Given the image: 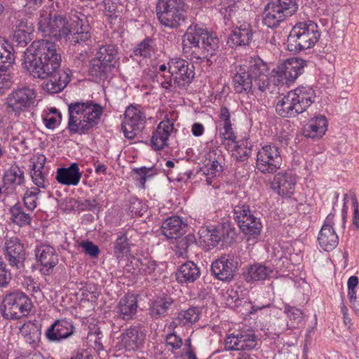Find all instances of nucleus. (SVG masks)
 Instances as JSON below:
<instances>
[{"label":"nucleus","mask_w":359,"mask_h":359,"mask_svg":"<svg viewBox=\"0 0 359 359\" xmlns=\"http://www.w3.org/2000/svg\"><path fill=\"white\" fill-rule=\"evenodd\" d=\"M22 65L34 78L48 79L43 84V89L47 93H60L70 81L71 70L60 69L61 56L55 43L49 40L33 41L25 52Z\"/></svg>","instance_id":"nucleus-1"},{"label":"nucleus","mask_w":359,"mask_h":359,"mask_svg":"<svg viewBox=\"0 0 359 359\" xmlns=\"http://www.w3.org/2000/svg\"><path fill=\"white\" fill-rule=\"evenodd\" d=\"M269 68L259 58L245 61L236 69L233 79L237 93H248L254 88L264 91L269 86Z\"/></svg>","instance_id":"nucleus-2"},{"label":"nucleus","mask_w":359,"mask_h":359,"mask_svg":"<svg viewBox=\"0 0 359 359\" xmlns=\"http://www.w3.org/2000/svg\"><path fill=\"white\" fill-rule=\"evenodd\" d=\"M104 109L91 101L75 102L69 104L67 128L72 134H86L97 126Z\"/></svg>","instance_id":"nucleus-3"},{"label":"nucleus","mask_w":359,"mask_h":359,"mask_svg":"<svg viewBox=\"0 0 359 359\" xmlns=\"http://www.w3.org/2000/svg\"><path fill=\"white\" fill-rule=\"evenodd\" d=\"M219 12L224 19L230 20L234 26L229 36L228 44L232 48L249 45L252 39L253 32L250 24L246 20L248 17V11L240 3L231 1L222 5Z\"/></svg>","instance_id":"nucleus-4"},{"label":"nucleus","mask_w":359,"mask_h":359,"mask_svg":"<svg viewBox=\"0 0 359 359\" xmlns=\"http://www.w3.org/2000/svg\"><path fill=\"white\" fill-rule=\"evenodd\" d=\"M219 39L198 25H190L183 37V51L192 59L205 60L218 48Z\"/></svg>","instance_id":"nucleus-5"},{"label":"nucleus","mask_w":359,"mask_h":359,"mask_svg":"<svg viewBox=\"0 0 359 359\" xmlns=\"http://www.w3.org/2000/svg\"><path fill=\"white\" fill-rule=\"evenodd\" d=\"M316 93L309 86H299L290 90L276 106V112L282 117H295L305 111L314 102Z\"/></svg>","instance_id":"nucleus-6"},{"label":"nucleus","mask_w":359,"mask_h":359,"mask_svg":"<svg viewBox=\"0 0 359 359\" xmlns=\"http://www.w3.org/2000/svg\"><path fill=\"white\" fill-rule=\"evenodd\" d=\"M318 25L311 21L297 23L291 30L287 43L290 50L299 51L313 47L319 40Z\"/></svg>","instance_id":"nucleus-7"},{"label":"nucleus","mask_w":359,"mask_h":359,"mask_svg":"<svg viewBox=\"0 0 359 359\" xmlns=\"http://www.w3.org/2000/svg\"><path fill=\"white\" fill-rule=\"evenodd\" d=\"M30 298L20 290L7 292L2 296L0 312L7 320L20 319L27 316L32 309Z\"/></svg>","instance_id":"nucleus-8"},{"label":"nucleus","mask_w":359,"mask_h":359,"mask_svg":"<svg viewBox=\"0 0 359 359\" xmlns=\"http://www.w3.org/2000/svg\"><path fill=\"white\" fill-rule=\"evenodd\" d=\"M72 12L71 11L67 16L65 15H52L46 11H41L38 22L39 31L44 36L57 39L67 38L72 32L73 26H74L69 18Z\"/></svg>","instance_id":"nucleus-9"},{"label":"nucleus","mask_w":359,"mask_h":359,"mask_svg":"<svg viewBox=\"0 0 359 359\" xmlns=\"http://www.w3.org/2000/svg\"><path fill=\"white\" fill-rule=\"evenodd\" d=\"M183 0H158L156 11L161 23L165 27H177L185 20Z\"/></svg>","instance_id":"nucleus-10"},{"label":"nucleus","mask_w":359,"mask_h":359,"mask_svg":"<svg viewBox=\"0 0 359 359\" xmlns=\"http://www.w3.org/2000/svg\"><path fill=\"white\" fill-rule=\"evenodd\" d=\"M282 158L275 145H265L257 154L256 168L264 174H273L280 168Z\"/></svg>","instance_id":"nucleus-11"},{"label":"nucleus","mask_w":359,"mask_h":359,"mask_svg":"<svg viewBox=\"0 0 359 359\" xmlns=\"http://www.w3.org/2000/svg\"><path fill=\"white\" fill-rule=\"evenodd\" d=\"M125 117L122 123V130L126 138L133 140L144 128L145 114L140 107L130 105L125 111Z\"/></svg>","instance_id":"nucleus-12"},{"label":"nucleus","mask_w":359,"mask_h":359,"mask_svg":"<svg viewBox=\"0 0 359 359\" xmlns=\"http://www.w3.org/2000/svg\"><path fill=\"white\" fill-rule=\"evenodd\" d=\"M3 252L9 266L15 269L21 270L25 266L26 252L24 245L17 236L5 238Z\"/></svg>","instance_id":"nucleus-13"},{"label":"nucleus","mask_w":359,"mask_h":359,"mask_svg":"<svg viewBox=\"0 0 359 359\" xmlns=\"http://www.w3.org/2000/svg\"><path fill=\"white\" fill-rule=\"evenodd\" d=\"M168 65L172 73L175 87L184 88L192 82L195 75L194 67L188 61L174 57L169 60Z\"/></svg>","instance_id":"nucleus-14"},{"label":"nucleus","mask_w":359,"mask_h":359,"mask_svg":"<svg viewBox=\"0 0 359 359\" xmlns=\"http://www.w3.org/2000/svg\"><path fill=\"white\" fill-rule=\"evenodd\" d=\"M36 92L29 88H22L12 91L6 97V105L9 111L19 114L34 103Z\"/></svg>","instance_id":"nucleus-15"},{"label":"nucleus","mask_w":359,"mask_h":359,"mask_svg":"<svg viewBox=\"0 0 359 359\" xmlns=\"http://www.w3.org/2000/svg\"><path fill=\"white\" fill-rule=\"evenodd\" d=\"M234 215L241 229L247 235L257 236L259 235L262 224L259 218L255 217L250 212L248 205L236 206Z\"/></svg>","instance_id":"nucleus-16"},{"label":"nucleus","mask_w":359,"mask_h":359,"mask_svg":"<svg viewBox=\"0 0 359 359\" xmlns=\"http://www.w3.org/2000/svg\"><path fill=\"white\" fill-rule=\"evenodd\" d=\"M257 345V337L250 330L236 331L225 339V346L231 351H251Z\"/></svg>","instance_id":"nucleus-17"},{"label":"nucleus","mask_w":359,"mask_h":359,"mask_svg":"<svg viewBox=\"0 0 359 359\" xmlns=\"http://www.w3.org/2000/svg\"><path fill=\"white\" fill-rule=\"evenodd\" d=\"M224 166V157L218 148H212L205 154L203 172L206 175L208 184H211V178L220 175Z\"/></svg>","instance_id":"nucleus-18"},{"label":"nucleus","mask_w":359,"mask_h":359,"mask_svg":"<svg viewBox=\"0 0 359 359\" xmlns=\"http://www.w3.org/2000/svg\"><path fill=\"white\" fill-rule=\"evenodd\" d=\"M238 262L233 256L227 255L221 256L212 262L211 271L218 280L229 282L237 270Z\"/></svg>","instance_id":"nucleus-19"},{"label":"nucleus","mask_w":359,"mask_h":359,"mask_svg":"<svg viewBox=\"0 0 359 359\" xmlns=\"http://www.w3.org/2000/svg\"><path fill=\"white\" fill-rule=\"evenodd\" d=\"M76 328L72 320L62 318L55 321L46 330V337L50 341L59 342L74 334Z\"/></svg>","instance_id":"nucleus-20"},{"label":"nucleus","mask_w":359,"mask_h":359,"mask_svg":"<svg viewBox=\"0 0 359 359\" xmlns=\"http://www.w3.org/2000/svg\"><path fill=\"white\" fill-rule=\"evenodd\" d=\"M297 177L291 172L277 173L271 182V189L279 196L291 197L294 193Z\"/></svg>","instance_id":"nucleus-21"},{"label":"nucleus","mask_w":359,"mask_h":359,"mask_svg":"<svg viewBox=\"0 0 359 359\" xmlns=\"http://www.w3.org/2000/svg\"><path fill=\"white\" fill-rule=\"evenodd\" d=\"M334 215L329 214L319 232L318 241L320 246L325 251L334 250L339 243V238L333 228Z\"/></svg>","instance_id":"nucleus-22"},{"label":"nucleus","mask_w":359,"mask_h":359,"mask_svg":"<svg viewBox=\"0 0 359 359\" xmlns=\"http://www.w3.org/2000/svg\"><path fill=\"white\" fill-rule=\"evenodd\" d=\"M118 339L121 347L127 351H135L143 345L145 333L140 327L133 326L123 331Z\"/></svg>","instance_id":"nucleus-23"},{"label":"nucleus","mask_w":359,"mask_h":359,"mask_svg":"<svg viewBox=\"0 0 359 359\" xmlns=\"http://www.w3.org/2000/svg\"><path fill=\"white\" fill-rule=\"evenodd\" d=\"M36 257L41 265V271L45 275L50 274L59 262L55 249L48 245L38 247L36 250Z\"/></svg>","instance_id":"nucleus-24"},{"label":"nucleus","mask_w":359,"mask_h":359,"mask_svg":"<svg viewBox=\"0 0 359 359\" xmlns=\"http://www.w3.org/2000/svg\"><path fill=\"white\" fill-rule=\"evenodd\" d=\"M174 128L169 119L160 122L151 138V146L156 151L164 149L168 145V141Z\"/></svg>","instance_id":"nucleus-25"},{"label":"nucleus","mask_w":359,"mask_h":359,"mask_svg":"<svg viewBox=\"0 0 359 359\" xmlns=\"http://www.w3.org/2000/svg\"><path fill=\"white\" fill-rule=\"evenodd\" d=\"M137 307V297L133 294H126L120 299L114 311L118 318L129 320L135 316Z\"/></svg>","instance_id":"nucleus-26"},{"label":"nucleus","mask_w":359,"mask_h":359,"mask_svg":"<svg viewBox=\"0 0 359 359\" xmlns=\"http://www.w3.org/2000/svg\"><path fill=\"white\" fill-rule=\"evenodd\" d=\"M306 66V62L300 58L292 57L286 60L278 67L280 76L287 81H294L302 73Z\"/></svg>","instance_id":"nucleus-27"},{"label":"nucleus","mask_w":359,"mask_h":359,"mask_svg":"<svg viewBox=\"0 0 359 359\" xmlns=\"http://www.w3.org/2000/svg\"><path fill=\"white\" fill-rule=\"evenodd\" d=\"M327 120L324 115H317L308 121L304 127L303 134L306 137L319 140L327 130Z\"/></svg>","instance_id":"nucleus-28"},{"label":"nucleus","mask_w":359,"mask_h":359,"mask_svg":"<svg viewBox=\"0 0 359 359\" xmlns=\"http://www.w3.org/2000/svg\"><path fill=\"white\" fill-rule=\"evenodd\" d=\"M69 18L74 25L72 32H75V42L80 43L88 40L90 38V34L87 17L81 12H72Z\"/></svg>","instance_id":"nucleus-29"},{"label":"nucleus","mask_w":359,"mask_h":359,"mask_svg":"<svg viewBox=\"0 0 359 359\" xmlns=\"http://www.w3.org/2000/svg\"><path fill=\"white\" fill-rule=\"evenodd\" d=\"M276 276V271L273 266L262 264H255L248 267L245 278L248 282L263 281Z\"/></svg>","instance_id":"nucleus-30"},{"label":"nucleus","mask_w":359,"mask_h":359,"mask_svg":"<svg viewBox=\"0 0 359 359\" xmlns=\"http://www.w3.org/2000/svg\"><path fill=\"white\" fill-rule=\"evenodd\" d=\"M187 225L180 217L166 219L162 224V233L168 239L180 238L186 231Z\"/></svg>","instance_id":"nucleus-31"},{"label":"nucleus","mask_w":359,"mask_h":359,"mask_svg":"<svg viewBox=\"0 0 359 359\" xmlns=\"http://www.w3.org/2000/svg\"><path fill=\"white\" fill-rule=\"evenodd\" d=\"M81 178L79 165L73 163L68 168H58L56 174L57 181L64 185L76 186Z\"/></svg>","instance_id":"nucleus-32"},{"label":"nucleus","mask_w":359,"mask_h":359,"mask_svg":"<svg viewBox=\"0 0 359 359\" xmlns=\"http://www.w3.org/2000/svg\"><path fill=\"white\" fill-rule=\"evenodd\" d=\"M130 265L133 270V273L142 276L152 274L157 267L156 262L149 257H133L130 259Z\"/></svg>","instance_id":"nucleus-33"},{"label":"nucleus","mask_w":359,"mask_h":359,"mask_svg":"<svg viewBox=\"0 0 359 359\" xmlns=\"http://www.w3.org/2000/svg\"><path fill=\"white\" fill-rule=\"evenodd\" d=\"M199 243L205 248L207 250H210L215 248L221 241L222 233L213 226L201 227L198 231Z\"/></svg>","instance_id":"nucleus-34"},{"label":"nucleus","mask_w":359,"mask_h":359,"mask_svg":"<svg viewBox=\"0 0 359 359\" xmlns=\"http://www.w3.org/2000/svg\"><path fill=\"white\" fill-rule=\"evenodd\" d=\"M198 319V310L196 308H189L180 312L168 327L170 331H173L177 326H190Z\"/></svg>","instance_id":"nucleus-35"},{"label":"nucleus","mask_w":359,"mask_h":359,"mask_svg":"<svg viewBox=\"0 0 359 359\" xmlns=\"http://www.w3.org/2000/svg\"><path fill=\"white\" fill-rule=\"evenodd\" d=\"M19 330L27 344L32 348L38 346L41 339V330L36 323L28 321L20 326Z\"/></svg>","instance_id":"nucleus-36"},{"label":"nucleus","mask_w":359,"mask_h":359,"mask_svg":"<svg viewBox=\"0 0 359 359\" xmlns=\"http://www.w3.org/2000/svg\"><path fill=\"white\" fill-rule=\"evenodd\" d=\"M201 275L199 268L193 262H187L182 264L177 272L179 283H194Z\"/></svg>","instance_id":"nucleus-37"},{"label":"nucleus","mask_w":359,"mask_h":359,"mask_svg":"<svg viewBox=\"0 0 359 359\" xmlns=\"http://www.w3.org/2000/svg\"><path fill=\"white\" fill-rule=\"evenodd\" d=\"M288 15L269 2L264 8L263 22L270 28H275Z\"/></svg>","instance_id":"nucleus-38"},{"label":"nucleus","mask_w":359,"mask_h":359,"mask_svg":"<svg viewBox=\"0 0 359 359\" xmlns=\"http://www.w3.org/2000/svg\"><path fill=\"white\" fill-rule=\"evenodd\" d=\"M4 181L11 187V190L15 189L25 182L23 170L17 165H12L4 174Z\"/></svg>","instance_id":"nucleus-39"},{"label":"nucleus","mask_w":359,"mask_h":359,"mask_svg":"<svg viewBox=\"0 0 359 359\" xmlns=\"http://www.w3.org/2000/svg\"><path fill=\"white\" fill-rule=\"evenodd\" d=\"M172 303L173 300L170 297L157 298L151 304L149 313L154 318L165 316Z\"/></svg>","instance_id":"nucleus-40"},{"label":"nucleus","mask_w":359,"mask_h":359,"mask_svg":"<svg viewBox=\"0 0 359 359\" xmlns=\"http://www.w3.org/2000/svg\"><path fill=\"white\" fill-rule=\"evenodd\" d=\"M11 220L19 226L30 225L32 217L29 212H26L22 205L18 203L10 209Z\"/></svg>","instance_id":"nucleus-41"},{"label":"nucleus","mask_w":359,"mask_h":359,"mask_svg":"<svg viewBox=\"0 0 359 359\" xmlns=\"http://www.w3.org/2000/svg\"><path fill=\"white\" fill-rule=\"evenodd\" d=\"M96 56L113 67L118 61V48L113 44L101 46L96 53Z\"/></svg>","instance_id":"nucleus-42"},{"label":"nucleus","mask_w":359,"mask_h":359,"mask_svg":"<svg viewBox=\"0 0 359 359\" xmlns=\"http://www.w3.org/2000/svg\"><path fill=\"white\" fill-rule=\"evenodd\" d=\"M133 179L136 182V185L142 189H144L146 187V182L157 175L156 169L154 167H141L139 168H135L133 170Z\"/></svg>","instance_id":"nucleus-43"},{"label":"nucleus","mask_w":359,"mask_h":359,"mask_svg":"<svg viewBox=\"0 0 359 359\" xmlns=\"http://www.w3.org/2000/svg\"><path fill=\"white\" fill-rule=\"evenodd\" d=\"M128 233V232L120 233L114 243V253L118 259L126 256L130 251L131 245L127 236Z\"/></svg>","instance_id":"nucleus-44"},{"label":"nucleus","mask_w":359,"mask_h":359,"mask_svg":"<svg viewBox=\"0 0 359 359\" xmlns=\"http://www.w3.org/2000/svg\"><path fill=\"white\" fill-rule=\"evenodd\" d=\"M112 67V66L96 56L90 61L89 72L93 76L102 79L105 77L108 72H111Z\"/></svg>","instance_id":"nucleus-45"},{"label":"nucleus","mask_w":359,"mask_h":359,"mask_svg":"<svg viewBox=\"0 0 359 359\" xmlns=\"http://www.w3.org/2000/svg\"><path fill=\"white\" fill-rule=\"evenodd\" d=\"M155 52V45L154 41L147 38L137 45L133 50L135 56L144 58L151 57Z\"/></svg>","instance_id":"nucleus-46"},{"label":"nucleus","mask_w":359,"mask_h":359,"mask_svg":"<svg viewBox=\"0 0 359 359\" xmlns=\"http://www.w3.org/2000/svg\"><path fill=\"white\" fill-rule=\"evenodd\" d=\"M62 114L55 107L48 109V111H44L43 122L48 129H55L61 122Z\"/></svg>","instance_id":"nucleus-47"},{"label":"nucleus","mask_w":359,"mask_h":359,"mask_svg":"<svg viewBox=\"0 0 359 359\" xmlns=\"http://www.w3.org/2000/svg\"><path fill=\"white\" fill-rule=\"evenodd\" d=\"M41 191L39 188L31 187L27 189L23 196L24 205L28 212H32L37 207L39 194Z\"/></svg>","instance_id":"nucleus-48"},{"label":"nucleus","mask_w":359,"mask_h":359,"mask_svg":"<svg viewBox=\"0 0 359 359\" xmlns=\"http://www.w3.org/2000/svg\"><path fill=\"white\" fill-rule=\"evenodd\" d=\"M269 2L288 16L293 15L298 8L296 0H270Z\"/></svg>","instance_id":"nucleus-49"},{"label":"nucleus","mask_w":359,"mask_h":359,"mask_svg":"<svg viewBox=\"0 0 359 359\" xmlns=\"http://www.w3.org/2000/svg\"><path fill=\"white\" fill-rule=\"evenodd\" d=\"M33 27H29L26 30L16 29L13 35V39L20 47L26 46L31 41V34L33 32Z\"/></svg>","instance_id":"nucleus-50"},{"label":"nucleus","mask_w":359,"mask_h":359,"mask_svg":"<svg viewBox=\"0 0 359 359\" xmlns=\"http://www.w3.org/2000/svg\"><path fill=\"white\" fill-rule=\"evenodd\" d=\"M284 312L286 313L291 323L294 324L293 325L299 324L303 320L304 313L299 309L285 304L284 306Z\"/></svg>","instance_id":"nucleus-51"},{"label":"nucleus","mask_w":359,"mask_h":359,"mask_svg":"<svg viewBox=\"0 0 359 359\" xmlns=\"http://www.w3.org/2000/svg\"><path fill=\"white\" fill-rule=\"evenodd\" d=\"M48 174L43 172H31V177L33 182L37 186L36 188L46 189L49 185V182L47 179Z\"/></svg>","instance_id":"nucleus-52"},{"label":"nucleus","mask_w":359,"mask_h":359,"mask_svg":"<svg viewBox=\"0 0 359 359\" xmlns=\"http://www.w3.org/2000/svg\"><path fill=\"white\" fill-rule=\"evenodd\" d=\"M80 247L86 254L89 255L93 258H96L100 252L99 247L92 241H83L80 243Z\"/></svg>","instance_id":"nucleus-53"},{"label":"nucleus","mask_w":359,"mask_h":359,"mask_svg":"<svg viewBox=\"0 0 359 359\" xmlns=\"http://www.w3.org/2000/svg\"><path fill=\"white\" fill-rule=\"evenodd\" d=\"M11 75L7 71L0 70V95H2L12 86Z\"/></svg>","instance_id":"nucleus-54"},{"label":"nucleus","mask_w":359,"mask_h":359,"mask_svg":"<svg viewBox=\"0 0 359 359\" xmlns=\"http://www.w3.org/2000/svg\"><path fill=\"white\" fill-rule=\"evenodd\" d=\"M11 280V273L4 263H0V287H6Z\"/></svg>","instance_id":"nucleus-55"},{"label":"nucleus","mask_w":359,"mask_h":359,"mask_svg":"<svg viewBox=\"0 0 359 359\" xmlns=\"http://www.w3.org/2000/svg\"><path fill=\"white\" fill-rule=\"evenodd\" d=\"M167 346H170L172 349L177 350L182 346V339L175 332L168 334L165 337Z\"/></svg>","instance_id":"nucleus-56"},{"label":"nucleus","mask_w":359,"mask_h":359,"mask_svg":"<svg viewBox=\"0 0 359 359\" xmlns=\"http://www.w3.org/2000/svg\"><path fill=\"white\" fill-rule=\"evenodd\" d=\"M219 135L224 140L230 142H235L236 140V135L231 126H224L219 128Z\"/></svg>","instance_id":"nucleus-57"},{"label":"nucleus","mask_w":359,"mask_h":359,"mask_svg":"<svg viewBox=\"0 0 359 359\" xmlns=\"http://www.w3.org/2000/svg\"><path fill=\"white\" fill-rule=\"evenodd\" d=\"M159 77L161 78V84L163 88L170 89L175 86L173 75L169 69L166 72L159 74Z\"/></svg>","instance_id":"nucleus-58"},{"label":"nucleus","mask_w":359,"mask_h":359,"mask_svg":"<svg viewBox=\"0 0 359 359\" xmlns=\"http://www.w3.org/2000/svg\"><path fill=\"white\" fill-rule=\"evenodd\" d=\"M22 285L25 289L32 294L39 292V286L34 279L29 276L24 277Z\"/></svg>","instance_id":"nucleus-59"},{"label":"nucleus","mask_w":359,"mask_h":359,"mask_svg":"<svg viewBox=\"0 0 359 359\" xmlns=\"http://www.w3.org/2000/svg\"><path fill=\"white\" fill-rule=\"evenodd\" d=\"M219 117L220 127L229 126L232 125L230 119V112L226 107H224L221 108Z\"/></svg>","instance_id":"nucleus-60"},{"label":"nucleus","mask_w":359,"mask_h":359,"mask_svg":"<svg viewBox=\"0 0 359 359\" xmlns=\"http://www.w3.org/2000/svg\"><path fill=\"white\" fill-rule=\"evenodd\" d=\"M46 158L43 155H38L34 158L31 172H43Z\"/></svg>","instance_id":"nucleus-61"},{"label":"nucleus","mask_w":359,"mask_h":359,"mask_svg":"<svg viewBox=\"0 0 359 359\" xmlns=\"http://www.w3.org/2000/svg\"><path fill=\"white\" fill-rule=\"evenodd\" d=\"M351 199L353 207V225L356 229H359V205L355 196H352Z\"/></svg>","instance_id":"nucleus-62"},{"label":"nucleus","mask_w":359,"mask_h":359,"mask_svg":"<svg viewBox=\"0 0 359 359\" xmlns=\"http://www.w3.org/2000/svg\"><path fill=\"white\" fill-rule=\"evenodd\" d=\"M236 151L238 154V158L240 161H243L247 159L251 154V149L248 147H242L241 145L237 147Z\"/></svg>","instance_id":"nucleus-63"},{"label":"nucleus","mask_w":359,"mask_h":359,"mask_svg":"<svg viewBox=\"0 0 359 359\" xmlns=\"http://www.w3.org/2000/svg\"><path fill=\"white\" fill-rule=\"evenodd\" d=\"M205 131L203 125L201 123H194L191 126V133L195 137L201 136Z\"/></svg>","instance_id":"nucleus-64"}]
</instances>
